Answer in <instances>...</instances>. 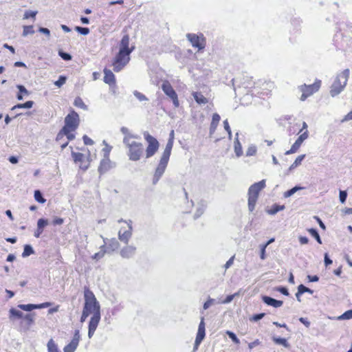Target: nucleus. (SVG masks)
I'll return each mask as SVG.
<instances>
[{
	"label": "nucleus",
	"instance_id": "nucleus-59",
	"mask_svg": "<svg viewBox=\"0 0 352 352\" xmlns=\"http://www.w3.org/2000/svg\"><path fill=\"white\" fill-rule=\"evenodd\" d=\"M64 223V219L60 217H55L52 221L54 226L62 225Z\"/></svg>",
	"mask_w": 352,
	"mask_h": 352
},
{
	"label": "nucleus",
	"instance_id": "nucleus-13",
	"mask_svg": "<svg viewBox=\"0 0 352 352\" xmlns=\"http://www.w3.org/2000/svg\"><path fill=\"white\" fill-rule=\"evenodd\" d=\"M80 339V336L79 330H76L71 342L64 347V352H74L78 346Z\"/></svg>",
	"mask_w": 352,
	"mask_h": 352
},
{
	"label": "nucleus",
	"instance_id": "nucleus-36",
	"mask_svg": "<svg viewBox=\"0 0 352 352\" xmlns=\"http://www.w3.org/2000/svg\"><path fill=\"white\" fill-rule=\"evenodd\" d=\"M10 318L12 317H16L18 318H21L23 317V314L21 311L16 310V309L12 308L10 309Z\"/></svg>",
	"mask_w": 352,
	"mask_h": 352
},
{
	"label": "nucleus",
	"instance_id": "nucleus-55",
	"mask_svg": "<svg viewBox=\"0 0 352 352\" xmlns=\"http://www.w3.org/2000/svg\"><path fill=\"white\" fill-rule=\"evenodd\" d=\"M204 207L203 206L199 207L197 209L196 212L195 213L194 218L197 219L198 217H199L204 213Z\"/></svg>",
	"mask_w": 352,
	"mask_h": 352
},
{
	"label": "nucleus",
	"instance_id": "nucleus-56",
	"mask_svg": "<svg viewBox=\"0 0 352 352\" xmlns=\"http://www.w3.org/2000/svg\"><path fill=\"white\" fill-rule=\"evenodd\" d=\"M90 314L91 313L83 309L82 314L80 318V322H84Z\"/></svg>",
	"mask_w": 352,
	"mask_h": 352
},
{
	"label": "nucleus",
	"instance_id": "nucleus-1",
	"mask_svg": "<svg viewBox=\"0 0 352 352\" xmlns=\"http://www.w3.org/2000/svg\"><path fill=\"white\" fill-rule=\"evenodd\" d=\"M134 44H129V36L124 34L119 44V52L116 55L112 66L113 69L116 72L121 71L129 62L130 54L135 50Z\"/></svg>",
	"mask_w": 352,
	"mask_h": 352
},
{
	"label": "nucleus",
	"instance_id": "nucleus-9",
	"mask_svg": "<svg viewBox=\"0 0 352 352\" xmlns=\"http://www.w3.org/2000/svg\"><path fill=\"white\" fill-rule=\"evenodd\" d=\"M321 81L318 80L316 81L314 84L307 85H303L300 87V90L302 91V95L300 96V100L304 101L309 96L312 95L314 93L318 91L320 87Z\"/></svg>",
	"mask_w": 352,
	"mask_h": 352
},
{
	"label": "nucleus",
	"instance_id": "nucleus-21",
	"mask_svg": "<svg viewBox=\"0 0 352 352\" xmlns=\"http://www.w3.org/2000/svg\"><path fill=\"white\" fill-rule=\"evenodd\" d=\"M262 300L267 305L272 306L276 308L281 307L283 304L282 300H278L267 296H263L262 297Z\"/></svg>",
	"mask_w": 352,
	"mask_h": 352
},
{
	"label": "nucleus",
	"instance_id": "nucleus-10",
	"mask_svg": "<svg viewBox=\"0 0 352 352\" xmlns=\"http://www.w3.org/2000/svg\"><path fill=\"white\" fill-rule=\"evenodd\" d=\"M162 89L164 94L173 100L174 106L175 107H178L179 102L178 100L177 94L168 80H164L163 82L162 85Z\"/></svg>",
	"mask_w": 352,
	"mask_h": 352
},
{
	"label": "nucleus",
	"instance_id": "nucleus-38",
	"mask_svg": "<svg viewBox=\"0 0 352 352\" xmlns=\"http://www.w3.org/2000/svg\"><path fill=\"white\" fill-rule=\"evenodd\" d=\"M36 14H37V11L27 10V11H25V12L23 15V19L27 20V19H32L34 20Z\"/></svg>",
	"mask_w": 352,
	"mask_h": 352
},
{
	"label": "nucleus",
	"instance_id": "nucleus-18",
	"mask_svg": "<svg viewBox=\"0 0 352 352\" xmlns=\"http://www.w3.org/2000/svg\"><path fill=\"white\" fill-rule=\"evenodd\" d=\"M50 305L49 302H45L39 305H34V304H28V305H19L18 307L21 309L26 311H31L34 309H41L47 307Z\"/></svg>",
	"mask_w": 352,
	"mask_h": 352
},
{
	"label": "nucleus",
	"instance_id": "nucleus-57",
	"mask_svg": "<svg viewBox=\"0 0 352 352\" xmlns=\"http://www.w3.org/2000/svg\"><path fill=\"white\" fill-rule=\"evenodd\" d=\"M17 89H19V92L21 94H23L25 95H29V91L27 90V89L23 86L19 85H17Z\"/></svg>",
	"mask_w": 352,
	"mask_h": 352
},
{
	"label": "nucleus",
	"instance_id": "nucleus-30",
	"mask_svg": "<svg viewBox=\"0 0 352 352\" xmlns=\"http://www.w3.org/2000/svg\"><path fill=\"white\" fill-rule=\"evenodd\" d=\"M33 104H34V102L32 100H29L25 103L17 104L14 105L12 108V110H15L16 109H30L32 107Z\"/></svg>",
	"mask_w": 352,
	"mask_h": 352
},
{
	"label": "nucleus",
	"instance_id": "nucleus-5",
	"mask_svg": "<svg viewBox=\"0 0 352 352\" xmlns=\"http://www.w3.org/2000/svg\"><path fill=\"white\" fill-rule=\"evenodd\" d=\"M85 305L83 309L92 314H100V307L94 293L86 288L84 292Z\"/></svg>",
	"mask_w": 352,
	"mask_h": 352
},
{
	"label": "nucleus",
	"instance_id": "nucleus-49",
	"mask_svg": "<svg viewBox=\"0 0 352 352\" xmlns=\"http://www.w3.org/2000/svg\"><path fill=\"white\" fill-rule=\"evenodd\" d=\"M133 95L140 101H147L148 100V98L146 97V96H144V94H142V93H140V92H139L138 91H133Z\"/></svg>",
	"mask_w": 352,
	"mask_h": 352
},
{
	"label": "nucleus",
	"instance_id": "nucleus-31",
	"mask_svg": "<svg viewBox=\"0 0 352 352\" xmlns=\"http://www.w3.org/2000/svg\"><path fill=\"white\" fill-rule=\"evenodd\" d=\"M284 209H285L284 205L274 204L272 206V208L270 210H267V213L270 214L274 215V214H276L278 212L283 210Z\"/></svg>",
	"mask_w": 352,
	"mask_h": 352
},
{
	"label": "nucleus",
	"instance_id": "nucleus-50",
	"mask_svg": "<svg viewBox=\"0 0 352 352\" xmlns=\"http://www.w3.org/2000/svg\"><path fill=\"white\" fill-rule=\"evenodd\" d=\"M66 77L63 76H60L58 78V80H56L55 82H54V85L56 86H57L58 87H60L63 85H64L66 82Z\"/></svg>",
	"mask_w": 352,
	"mask_h": 352
},
{
	"label": "nucleus",
	"instance_id": "nucleus-25",
	"mask_svg": "<svg viewBox=\"0 0 352 352\" xmlns=\"http://www.w3.org/2000/svg\"><path fill=\"white\" fill-rule=\"evenodd\" d=\"M173 146V142L171 140H168L166 148L163 152V154L161 157L168 160L170 155L171 150Z\"/></svg>",
	"mask_w": 352,
	"mask_h": 352
},
{
	"label": "nucleus",
	"instance_id": "nucleus-39",
	"mask_svg": "<svg viewBox=\"0 0 352 352\" xmlns=\"http://www.w3.org/2000/svg\"><path fill=\"white\" fill-rule=\"evenodd\" d=\"M34 196L35 200L41 204H44L46 201V199L43 197L41 192L38 190L34 191Z\"/></svg>",
	"mask_w": 352,
	"mask_h": 352
},
{
	"label": "nucleus",
	"instance_id": "nucleus-19",
	"mask_svg": "<svg viewBox=\"0 0 352 352\" xmlns=\"http://www.w3.org/2000/svg\"><path fill=\"white\" fill-rule=\"evenodd\" d=\"M104 82L107 84H108L110 87L111 86H116V78L113 73L108 69H104Z\"/></svg>",
	"mask_w": 352,
	"mask_h": 352
},
{
	"label": "nucleus",
	"instance_id": "nucleus-63",
	"mask_svg": "<svg viewBox=\"0 0 352 352\" xmlns=\"http://www.w3.org/2000/svg\"><path fill=\"white\" fill-rule=\"evenodd\" d=\"M214 299L212 298H210L209 300H208L204 304V309H208L211 305L214 302Z\"/></svg>",
	"mask_w": 352,
	"mask_h": 352
},
{
	"label": "nucleus",
	"instance_id": "nucleus-22",
	"mask_svg": "<svg viewBox=\"0 0 352 352\" xmlns=\"http://www.w3.org/2000/svg\"><path fill=\"white\" fill-rule=\"evenodd\" d=\"M48 224V221L45 219H39L37 221V229L34 232V236L38 238L43 231V228Z\"/></svg>",
	"mask_w": 352,
	"mask_h": 352
},
{
	"label": "nucleus",
	"instance_id": "nucleus-33",
	"mask_svg": "<svg viewBox=\"0 0 352 352\" xmlns=\"http://www.w3.org/2000/svg\"><path fill=\"white\" fill-rule=\"evenodd\" d=\"M302 189H304V187L296 186L292 188V189L285 192L283 196L285 198L289 197L292 196L298 190H302Z\"/></svg>",
	"mask_w": 352,
	"mask_h": 352
},
{
	"label": "nucleus",
	"instance_id": "nucleus-60",
	"mask_svg": "<svg viewBox=\"0 0 352 352\" xmlns=\"http://www.w3.org/2000/svg\"><path fill=\"white\" fill-rule=\"evenodd\" d=\"M38 31L41 33L45 34L47 37L50 36V31L49 29L45 28H39Z\"/></svg>",
	"mask_w": 352,
	"mask_h": 352
},
{
	"label": "nucleus",
	"instance_id": "nucleus-46",
	"mask_svg": "<svg viewBox=\"0 0 352 352\" xmlns=\"http://www.w3.org/2000/svg\"><path fill=\"white\" fill-rule=\"evenodd\" d=\"M256 153V147L254 145L250 146L246 151V156H253Z\"/></svg>",
	"mask_w": 352,
	"mask_h": 352
},
{
	"label": "nucleus",
	"instance_id": "nucleus-15",
	"mask_svg": "<svg viewBox=\"0 0 352 352\" xmlns=\"http://www.w3.org/2000/svg\"><path fill=\"white\" fill-rule=\"evenodd\" d=\"M204 318H201L198 327V331L195 341L194 349H197L205 337Z\"/></svg>",
	"mask_w": 352,
	"mask_h": 352
},
{
	"label": "nucleus",
	"instance_id": "nucleus-11",
	"mask_svg": "<svg viewBox=\"0 0 352 352\" xmlns=\"http://www.w3.org/2000/svg\"><path fill=\"white\" fill-rule=\"evenodd\" d=\"M168 162V160L161 157L160 162L157 165V167L155 169L154 175H153V184L154 185L158 182V181L160 180V179L162 176V175L164 174V173L166 168Z\"/></svg>",
	"mask_w": 352,
	"mask_h": 352
},
{
	"label": "nucleus",
	"instance_id": "nucleus-12",
	"mask_svg": "<svg viewBox=\"0 0 352 352\" xmlns=\"http://www.w3.org/2000/svg\"><path fill=\"white\" fill-rule=\"evenodd\" d=\"M308 136H309L308 131H305L302 134H300L299 135L298 139L296 140V142L292 146L291 148L289 151H287L285 152V155H290V154L296 153L298 151V149L300 148L302 143L306 139H307Z\"/></svg>",
	"mask_w": 352,
	"mask_h": 352
},
{
	"label": "nucleus",
	"instance_id": "nucleus-7",
	"mask_svg": "<svg viewBox=\"0 0 352 352\" xmlns=\"http://www.w3.org/2000/svg\"><path fill=\"white\" fill-rule=\"evenodd\" d=\"M143 135L148 142L146 149V158H150L157 151L160 144L157 139L151 135L147 131L144 132Z\"/></svg>",
	"mask_w": 352,
	"mask_h": 352
},
{
	"label": "nucleus",
	"instance_id": "nucleus-48",
	"mask_svg": "<svg viewBox=\"0 0 352 352\" xmlns=\"http://www.w3.org/2000/svg\"><path fill=\"white\" fill-rule=\"evenodd\" d=\"M298 289H299V294H304L305 292H307V293L312 294L314 292L313 290L310 289L309 288L305 287L303 285H300L298 287Z\"/></svg>",
	"mask_w": 352,
	"mask_h": 352
},
{
	"label": "nucleus",
	"instance_id": "nucleus-17",
	"mask_svg": "<svg viewBox=\"0 0 352 352\" xmlns=\"http://www.w3.org/2000/svg\"><path fill=\"white\" fill-rule=\"evenodd\" d=\"M113 167L112 162L109 157H104L98 167L100 174H104Z\"/></svg>",
	"mask_w": 352,
	"mask_h": 352
},
{
	"label": "nucleus",
	"instance_id": "nucleus-61",
	"mask_svg": "<svg viewBox=\"0 0 352 352\" xmlns=\"http://www.w3.org/2000/svg\"><path fill=\"white\" fill-rule=\"evenodd\" d=\"M264 316H265V314L261 313V314L254 315L250 320H254V321H258V320L262 319Z\"/></svg>",
	"mask_w": 352,
	"mask_h": 352
},
{
	"label": "nucleus",
	"instance_id": "nucleus-58",
	"mask_svg": "<svg viewBox=\"0 0 352 352\" xmlns=\"http://www.w3.org/2000/svg\"><path fill=\"white\" fill-rule=\"evenodd\" d=\"M85 144L86 145H92L94 144V141L89 138L87 135H85L82 138Z\"/></svg>",
	"mask_w": 352,
	"mask_h": 352
},
{
	"label": "nucleus",
	"instance_id": "nucleus-23",
	"mask_svg": "<svg viewBox=\"0 0 352 352\" xmlns=\"http://www.w3.org/2000/svg\"><path fill=\"white\" fill-rule=\"evenodd\" d=\"M101 237L103 239L104 245L108 244L107 249L113 252L119 248L120 244L116 239L112 238V239L108 240L107 239H104L102 236H101Z\"/></svg>",
	"mask_w": 352,
	"mask_h": 352
},
{
	"label": "nucleus",
	"instance_id": "nucleus-40",
	"mask_svg": "<svg viewBox=\"0 0 352 352\" xmlns=\"http://www.w3.org/2000/svg\"><path fill=\"white\" fill-rule=\"evenodd\" d=\"M307 231L309 232V234L313 236L316 240L320 244L322 243V241L320 239V236L318 232V231L314 228H309L307 230Z\"/></svg>",
	"mask_w": 352,
	"mask_h": 352
},
{
	"label": "nucleus",
	"instance_id": "nucleus-16",
	"mask_svg": "<svg viewBox=\"0 0 352 352\" xmlns=\"http://www.w3.org/2000/svg\"><path fill=\"white\" fill-rule=\"evenodd\" d=\"M100 320V314H93L91 316L89 323V329H88V337L91 338L97 329V327Z\"/></svg>",
	"mask_w": 352,
	"mask_h": 352
},
{
	"label": "nucleus",
	"instance_id": "nucleus-51",
	"mask_svg": "<svg viewBox=\"0 0 352 352\" xmlns=\"http://www.w3.org/2000/svg\"><path fill=\"white\" fill-rule=\"evenodd\" d=\"M226 333L235 344H239L240 342L239 340L233 332L228 331Z\"/></svg>",
	"mask_w": 352,
	"mask_h": 352
},
{
	"label": "nucleus",
	"instance_id": "nucleus-47",
	"mask_svg": "<svg viewBox=\"0 0 352 352\" xmlns=\"http://www.w3.org/2000/svg\"><path fill=\"white\" fill-rule=\"evenodd\" d=\"M75 30L80 34L87 35L89 33V29L88 28H82L76 26Z\"/></svg>",
	"mask_w": 352,
	"mask_h": 352
},
{
	"label": "nucleus",
	"instance_id": "nucleus-24",
	"mask_svg": "<svg viewBox=\"0 0 352 352\" xmlns=\"http://www.w3.org/2000/svg\"><path fill=\"white\" fill-rule=\"evenodd\" d=\"M220 119H221V117L220 116L215 113L212 115V122L210 123V134L212 135L213 134L217 128V126L219 124V122L220 121Z\"/></svg>",
	"mask_w": 352,
	"mask_h": 352
},
{
	"label": "nucleus",
	"instance_id": "nucleus-29",
	"mask_svg": "<svg viewBox=\"0 0 352 352\" xmlns=\"http://www.w3.org/2000/svg\"><path fill=\"white\" fill-rule=\"evenodd\" d=\"M47 352H60L58 349L57 344L53 339H50L47 344Z\"/></svg>",
	"mask_w": 352,
	"mask_h": 352
},
{
	"label": "nucleus",
	"instance_id": "nucleus-37",
	"mask_svg": "<svg viewBox=\"0 0 352 352\" xmlns=\"http://www.w3.org/2000/svg\"><path fill=\"white\" fill-rule=\"evenodd\" d=\"M104 248H105L104 245H102V246L100 247V252H97V253H96V254L92 256L93 259L99 260V259H100L101 258H102V257L104 256V254H105V253H106V252H107V250H106Z\"/></svg>",
	"mask_w": 352,
	"mask_h": 352
},
{
	"label": "nucleus",
	"instance_id": "nucleus-54",
	"mask_svg": "<svg viewBox=\"0 0 352 352\" xmlns=\"http://www.w3.org/2000/svg\"><path fill=\"white\" fill-rule=\"evenodd\" d=\"M34 314H28L24 316V319L27 320L28 324H31L34 322Z\"/></svg>",
	"mask_w": 352,
	"mask_h": 352
},
{
	"label": "nucleus",
	"instance_id": "nucleus-6",
	"mask_svg": "<svg viewBox=\"0 0 352 352\" xmlns=\"http://www.w3.org/2000/svg\"><path fill=\"white\" fill-rule=\"evenodd\" d=\"M79 123L78 114L74 110H72L65 118V126L61 129V132L68 133L74 131L78 128Z\"/></svg>",
	"mask_w": 352,
	"mask_h": 352
},
{
	"label": "nucleus",
	"instance_id": "nucleus-53",
	"mask_svg": "<svg viewBox=\"0 0 352 352\" xmlns=\"http://www.w3.org/2000/svg\"><path fill=\"white\" fill-rule=\"evenodd\" d=\"M347 197V192L345 190H340L339 198L340 201L342 204H344L346 201Z\"/></svg>",
	"mask_w": 352,
	"mask_h": 352
},
{
	"label": "nucleus",
	"instance_id": "nucleus-35",
	"mask_svg": "<svg viewBox=\"0 0 352 352\" xmlns=\"http://www.w3.org/2000/svg\"><path fill=\"white\" fill-rule=\"evenodd\" d=\"M74 104L77 107L81 108L84 110H87V106L84 103V102L80 97H77L75 98Z\"/></svg>",
	"mask_w": 352,
	"mask_h": 352
},
{
	"label": "nucleus",
	"instance_id": "nucleus-62",
	"mask_svg": "<svg viewBox=\"0 0 352 352\" xmlns=\"http://www.w3.org/2000/svg\"><path fill=\"white\" fill-rule=\"evenodd\" d=\"M237 294H234L233 295H229L228 296L226 299L222 301V303L223 304H228V303H230L234 298V297Z\"/></svg>",
	"mask_w": 352,
	"mask_h": 352
},
{
	"label": "nucleus",
	"instance_id": "nucleus-27",
	"mask_svg": "<svg viewBox=\"0 0 352 352\" xmlns=\"http://www.w3.org/2000/svg\"><path fill=\"white\" fill-rule=\"evenodd\" d=\"M239 133H236V138L234 140V152L237 157H240L243 154L242 146L239 140Z\"/></svg>",
	"mask_w": 352,
	"mask_h": 352
},
{
	"label": "nucleus",
	"instance_id": "nucleus-34",
	"mask_svg": "<svg viewBox=\"0 0 352 352\" xmlns=\"http://www.w3.org/2000/svg\"><path fill=\"white\" fill-rule=\"evenodd\" d=\"M34 253V251L30 245H25L23 252L22 253V256L23 258L28 257Z\"/></svg>",
	"mask_w": 352,
	"mask_h": 352
},
{
	"label": "nucleus",
	"instance_id": "nucleus-2",
	"mask_svg": "<svg viewBox=\"0 0 352 352\" xmlns=\"http://www.w3.org/2000/svg\"><path fill=\"white\" fill-rule=\"evenodd\" d=\"M123 144L127 148V155L131 161H138L140 160L144 153V146L142 143L123 138Z\"/></svg>",
	"mask_w": 352,
	"mask_h": 352
},
{
	"label": "nucleus",
	"instance_id": "nucleus-43",
	"mask_svg": "<svg viewBox=\"0 0 352 352\" xmlns=\"http://www.w3.org/2000/svg\"><path fill=\"white\" fill-rule=\"evenodd\" d=\"M72 155L75 162H82L84 159V155L81 153L72 152Z\"/></svg>",
	"mask_w": 352,
	"mask_h": 352
},
{
	"label": "nucleus",
	"instance_id": "nucleus-41",
	"mask_svg": "<svg viewBox=\"0 0 352 352\" xmlns=\"http://www.w3.org/2000/svg\"><path fill=\"white\" fill-rule=\"evenodd\" d=\"M102 143L105 146L104 148H102L104 157H109V153L112 149V146H109L105 140H104Z\"/></svg>",
	"mask_w": 352,
	"mask_h": 352
},
{
	"label": "nucleus",
	"instance_id": "nucleus-28",
	"mask_svg": "<svg viewBox=\"0 0 352 352\" xmlns=\"http://www.w3.org/2000/svg\"><path fill=\"white\" fill-rule=\"evenodd\" d=\"M120 131L124 135V138H126L129 140V142L132 140L133 139H138V136L135 135H133L129 132V130L125 127L122 126L120 129Z\"/></svg>",
	"mask_w": 352,
	"mask_h": 352
},
{
	"label": "nucleus",
	"instance_id": "nucleus-4",
	"mask_svg": "<svg viewBox=\"0 0 352 352\" xmlns=\"http://www.w3.org/2000/svg\"><path fill=\"white\" fill-rule=\"evenodd\" d=\"M349 73V69H346L337 76L331 87L330 94L332 97L338 95L344 89L346 85Z\"/></svg>",
	"mask_w": 352,
	"mask_h": 352
},
{
	"label": "nucleus",
	"instance_id": "nucleus-52",
	"mask_svg": "<svg viewBox=\"0 0 352 352\" xmlns=\"http://www.w3.org/2000/svg\"><path fill=\"white\" fill-rule=\"evenodd\" d=\"M58 54L65 60H70L72 59V56L69 54L63 51H59Z\"/></svg>",
	"mask_w": 352,
	"mask_h": 352
},
{
	"label": "nucleus",
	"instance_id": "nucleus-8",
	"mask_svg": "<svg viewBox=\"0 0 352 352\" xmlns=\"http://www.w3.org/2000/svg\"><path fill=\"white\" fill-rule=\"evenodd\" d=\"M188 41L192 46L198 49V51L203 50L206 47V38L203 34L188 33L186 34Z\"/></svg>",
	"mask_w": 352,
	"mask_h": 352
},
{
	"label": "nucleus",
	"instance_id": "nucleus-42",
	"mask_svg": "<svg viewBox=\"0 0 352 352\" xmlns=\"http://www.w3.org/2000/svg\"><path fill=\"white\" fill-rule=\"evenodd\" d=\"M273 340L276 344H281L285 347H288L289 344L286 339L282 338H273Z\"/></svg>",
	"mask_w": 352,
	"mask_h": 352
},
{
	"label": "nucleus",
	"instance_id": "nucleus-20",
	"mask_svg": "<svg viewBox=\"0 0 352 352\" xmlns=\"http://www.w3.org/2000/svg\"><path fill=\"white\" fill-rule=\"evenodd\" d=\"M136 251V248L132 245H127L124 247L120 250V255L122 258H129L132 257Z\"/></svg>",
	"mask_w": 352,
	"mask_h": 352
},
{
	"label": "nucleus",
	"instance_id": "nucleus-32",
	"mask_svg": "<svg viewBox=\"0 0 352 352\" xmlns=\"http://www.w3.org/2000/svg\"><path fill=\"white\" fill-rule=\"evenodd\" d=\"M305 157V155H300L298 156L297 158L294 162V163L289 166V170H292L296 168L297 166H298L301 164L302 161L304 160Z\"/></svg>",
	"mask_w": 352,
	"mask_h": 352
},
{
	"label": "nucleus",
	"instance_id": "nucleus-26",
	"mask_svg": "<svg viewBox=\"0 0 352 352\" xmlns=\"http://www.w3.org/2000/svg\"><path fill=\"white\" fill-rule=\"evenodd\" d=\"M194 99L199 104H205L208 103V99L200 92H193Z\"/></svg>",
	"mask_w": 352,
	"mask_h": 352
},
{
	"label": "nucleus",
	"instance_id": "nucleus-14",
	"mask_svg": "<svg viewBox=\"0 0 352 352\" xmlns=\"http://www.w3.org/2000/svg\"><path fill=\"white\" fill-rule=\"evenodd\" d=\"M127 230H122L121 228L118 232V239L120 241L127 244L132 235V221L129 220Z\"/></svg>",
	"mask_w": 352,
	"mask_h": 352
},
{
	"label": "nucleus",
	"instance_id": "nucleus-45",
	"mask_svg": "<svg viewBox=\"0 0 352 352\" xmlns=\"http://www.w3.org/2000/svg\"><path fill=\"white\" fill-rule=\"evenodd\" d=\"M34 33V30H33V25H28L23 27V36H27L28 34H32Z\"/></svg>",
	"mask_w": 352,
	"mask_h": 352
},
{
	"label": "nucleus",
	"instance_id": "nucleus-3",
	"mask_svg": "<svg viewBox=\"0 0 352 352\" xmlns=\"http://www.w3.org/2000/svg\"><path fill=\"white\" fill-rule=\"evenodd\" d=\"M265 187V180L263 179L252 184L248 190V209L252 212L258 199L259 192Z\"/></svg>",
	"mask_w": 352,
	"mask_h": 352
},
{
	"label": "nucleus",
	"instance_id": "nucleus-64",
	"mask_svg": "<svg viewBox=\"0 0 352 352\" xmlns=\"http://www.w3.org/2000/svg\"><path fill=\"white\" fill-rule=\"evenodd\" d=\"M351 120H352V110L344 116L342 122H343Z\"/></svg>",
	"mask_w": 352,
	"mask_h": 352
},
{
	"label": "nucleus",
	"instance_id": "nucleus-44",
	"mask_svg": "<svg viewBox=\"0 0 352 352\" xmlns=\"http://www.w3.org/2000/svg\"><path fill=\"white\" fill-rule=\"evenodd\" d=\"M352 318V309L345 311L343 314L338 317L340 320H349Z\"/></svg>",
	"mask_w": 352,
	"mask_h": 352
}]
</instances>
